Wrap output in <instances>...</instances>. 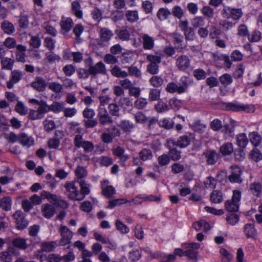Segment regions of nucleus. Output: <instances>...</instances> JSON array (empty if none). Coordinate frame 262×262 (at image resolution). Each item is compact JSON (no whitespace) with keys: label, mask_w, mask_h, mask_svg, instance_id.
Returning a JSON list of instances; mask_svg holds the SVG:
<instances>
[{"label":"nucleus","mask_w":262,"mask_h":262,"mask_svg":"<svg viewBox=\"0 0 262 262\" xmlns=\"http://www.w3.org/2000/svg\"><path fill=\"white\" fill-rule=\"evenodd\" d=\"M163 78L159 76H153L149 79V82L154 87L158 88L163 83Z\"/></svg>","instance_id":"obj_45"},{"label":"nucleus","mask_w":262,"mask_h":262,"mask_svg":"<svg viewBox=\"0 0 262 262\" xmlns=\"http://www.w3.org/2000/svg\"><path fill=\"white\" fill-rule=\"evenodd\" d=\"M75 173L76 177L77 182L84 181V179L88 176V171L85 167L82 166H78L75 170Z\"/></svg>","instance_id":"obj_19"},{"label":"nucleus","mask_w":262,"mask_h":262,"mask_svg":"<svg viewBox=\"0 0 262 262\" xmlns=\"http://www.w3.org/2000/svg\"><path fill=\"white\" fill-rule=\"evenodd\" d=\"M127 20L131 23L137 22L139 19V12L137 10H127L125 14Z\"/></svg>","instance_id":"obj_26"},{"label":"nucleus","mask_w":262,"mask_h":262,"mask_svg":"<svg viewBox=\"0 0 262 262\" xmlns=\"http://www.w3.org/2000/svg\"><path fill=\"white\" fill-rule=\"evenodd\" d=\"M72 10L75 16L78 18H81L82 12L81 10V6L79 3L76 1L72 3Z\"/></svg>","instance_id":"obj_41"},{"label":"nucleus","mask_w":262,"mask_h":262,"mask_svg":"<svg viewBox=\"0 0 262 262\" xmlns=\"http://www.w3.org/2000/svg\"><path fill=\"white\" fill-rule=\"evenodd\" d=\"M249 138L251 143L255 146H258L261 142V137L257 132H253L250 133Z\"/></svg>","instance_id":"obj_34"},{"label":"nucleus","mask_w":262,"mask_h":262,"mask_svg":"<svg viewBox=\"0 0 262 262\" xmlns=\"http://www.w3.org/2000/svg\"><path fill=\"white\" fill-rule=\"evenodd\" d=\"M230 18L233 20L239 19L243 15V12L241 9L231 8Z\"/></svg>","instance_id":"obj_59"},{"label":"nucleus","mask_w":262,"mask_h":262,"mask_svg":"<svg viewBox=\"0 0 262 262\" xmlns=\"http://www.w3.org/2000/svg\"><path fill=\"white\" fill-rule=\"evenodd\" d=\"M220 81L224 86L229 85L232 82L233 79L231 76L227 73L224 74L220 77Z\"/></svg>","instance_id":"obj_47"},{"label":"nucleus","mask_w":262,"mask_h":262,"mask_svg":"<svg viewBox=\"0 0 262 262\" xmlns=\"http://www.w3.org/2000/svg\"><path fill=\"white\" fill-rule=\"evenodd\" d=\"M89 72L91 75H95L97 74H105L106 69L105 65L100 61L97 63L95 66H91L89 68Z\"/></svg>","instance_id":"obj_16"},{"label":"nucleus","mask_w":262,"mask_h":262,"mask_svg":"<svg viewBox=\"0 0 262 262\" xmlns=\"http://www.w3.org/2000/svg\"><path fill=\"white\" fill-rule=\"evenodd\" d=\"M15 249L13 247H9L8 249L0 252L1 262H12L13 260L12 253H15Z\"/></svg>","instance_id":"obj_13"},{"label":"nucleus","mask_w":262,"mask_h":262,"mask_svg":"<svg viewBox=\"0 0 262 262\" xmlns=\"http://www.w3.org/2000/svg\"><path fill=\"white\" fill-rule=\"evenodd\" d=\"M12 200L10 196H7L0 199V208L5 211H9L11 209Z\"/></svg>","instance_id":"obj_29"},{"label":"nucleus","mask_w":262,"mask_h":262,"mask_svg":"<svg viewBox=\"0 0 262 262\" xmlns=\"http://www.w3.org/2000/svg\"><path fill=\"white\" fill-rule=\"evenodd\" d=\"M204 157L207 165H213L218 160V155L214 150H206L202 155Z\"/></svg>","instance_id":"obj_11"},{"label":"nucleus","mask_w":262,"mask_h":262,"mask_svg":"<svg viewBox=\"0 0 262 262\" xmlns=\"http://www.w3.org/2000/svg\"><path fill=\"white\" fill-rule=\"evenodd\" d=\"M36 110L43 118L45 114L49 112V106L46 102L41 100L40 104H39V106Z\"/></svg>","instance_id":"obj_52"},{"label":"nucleus","mask_w":262,"mask_h":262,"mask_svg":"<svg viewBox=\"0 0 262 262\" xmlns=\"http://www.w3.org/2000/svg\"><path fill=\"white\" fill-rule=\"evenodd\" d=\"M191 24L194 28H201L205 24L204 18L202 16H196L191 20Z\"/></svg>","instance_id":"obj_48"},{"label":"nucleus","mask_w":262,"mask_h":262,"mask_svg":"<svg viewBox=\"0 0 262 262\" xmlns=\"http://www.w3.org/2000/svg\"><path fill=\"white\" fill-rule=\"evenodd\" d=\"M45 130L50 132L56 128V124L53 120L46 119L43 122Z\"/></svg>","instance_id":"obj_49"},{"label":"nucleus","mask_w":262,"mask_h":262,"mask_svg":"<svg viewBox=\"0 0 262 262\" xmlns=\"http://www.w3.org/2000/svg\"><path fill=\"white\" fill-rule=\"evenodd\" d=\"M128 76H133L136 77H140L141 76V72L139 69L133 65L128 68Z\"/></svg>","instance_id":"obj_54"},{"label":"nucleus","mask_w":262,"mask_h":262,"mask_svg":"<svg viewBox=\"0 0 262 262\" xmlns=\"http://www.w3.org/2000/svg\"><path fill=\"white\" fill-rule=\"evenodd\" d=\"M85 141L86 140L83 138L82 135L77 134L74 138L73 143L76 148H80Z\"/></svg>","instance_id":"obj_60"},{"label":"nucleus","mask_w":262,"mask_h":262,"mask_svg":"<svg viewBox=\"0 0 262 262\" xmlns=\"http://www.w3.org/2000/svg\"><path fill=\"white\" fill-rule=\"evenodd\" d=\"M230 168L231 174L228 177L229 181L231 183H241L242 182L241 169L237 165H232Z\"/></svg>","instance_id":"obj_6"},{"label":"nucleus","mask_w":262,"mask_h":262,"mask_svg":"<svg viewBox=\"0 0 262 262\" xmlns=\"http://www.w3.org/2000/svg\"><path fill=\"white\" fill-rule=\"evenodd\" d=\"M226 110L234 112L244 111L247 113L254 112V107L251 105L242 104L238 102H230L226 105Z\"/></svg>","instance_id":"obj_3"},{"label":"nucleus","mask_w":262,"mask_h":262,"mask_svg":"<svg viewBox=\"0 0 262 262\" xmlns=\"http://www.w3.org/2000/svg\"><path fill=\"white\" fill-rule=\"evenodd\" d=\"M159 125L166 129L173 127V123L169 119L164 118L159 122Z\"/></svg>","instance_id":"obj_61"},{"label":"nucleus","mask_w":262,"mask_h":262,"mask_svg":"<svg viewBox=\"0 0 262 262\" xmlns=\"http://www.w3.org/2000/svg\"><path fill=\"white\" fill-rule=\"evenodd\" d=\"M220 252L222 256V262H230L232 259L233 255L228 252L226 249L222 248Z\"/></svg>","instance_id":"obj_53"},{"label":"nucleus","mask_w":262,"mask_h":262,"mask_svg":"<svg viewBox=\"0 0 262 262\" xmlns=\"http://www.w3.org/2000/svg\"><path fill=\"white\" fill-rule=\"evenodd\" d=\"M73 25L72 20L70 18H67L62 20L61 26L62 30L68 32L71 30Z\"/></svg>","instance_id":"obj_51"},{"label":"nucleus","mask_w":262,"mask_h":262,"mask_svg":"<svg viewBox=\"0 0 262 262\" xmlns=\"http://www.w3.org/2000/svg\"><path fill=\"white\" fill-rule=\"evenodd\" d=\"M204 186L206 188L213 189L216 185V180L212 177H208L204 182Z\"/></svg>","instance_id":"obj_50"},{"label":"nucleus","mask_w":262,"mask_h":262,"mask_svg":"<svg viewBox=\"0 0 262 262\" xmlns=\"http://www.w3.org/2000/svg\"><path fill=\"white\" fill-rule=\"evenodd\" d=\"M49 106V111L53 112L55 113H58L64 108L63 104L59 102L54 101Z\"/></svg>","instance_id":"obj_40"},{"label":"nucleus","mask_w":262,"mask_h":262,"mask_svg":"<svg viewBox=\"0 0 262 262\" xmlns=\"http://www.w3.org/2000/svg\"><path fill=\"white\" fill-rule=\"evenodd\" d=\"M166 91L170 93H177L182 94L185 92V88L179 86L175 82H171L167 84Z\"/></svg>","instance_id":"obj_21"},{"label":"nucleus","mask_w":262,"mask_h":262,"mask_svg":"<svg viewBox=\"0 0 262 262\" xmlns=\"http://www.w3.org/2000/svg\"><path fill=\"white\" fill-rule=\"evenodd\" d=\"M59 232L61 237L58 243L59 246H64L71 243L73 235V232L67 226L61 225Z\"/></svg>","instance_id":"obj_1"},{"label":"nucleus","mask_w":262,"mask_h":262,"mask_svg":"<svg viewBox=\"0 0 262 262\" xmlns=\"http://www.w3.org/2000/svg\"><path fill=\"white\" fill-rule=\"evenodd\" d=\"M21 145L29 147L34 144L33 138L25 133L19 134L18 142Z\"/></svg>","instance_id":"obj_18"},{"label":"nucleus","mask_w":262,"mask_h":262,"mask_svg":"<svg viewBox=\"0 0 262 262\" xmlns=\"http://www.w3.org/2000/svg\"><path fill=\"white\" fill-rule=\"evenodd\" d=\"M244 232L248 238H254L257 234L256 230L252 224H247L245 225Z\"/></svg>","instance_id":"obj_30"},{"label":"nucleus","mask_w":262,"mask_h":262,"mask_svg":"<svg viewBox=\"0 0 262 262\" xmlns=\"http://www.w3.org/2000/svg\"><path fill=\"white\" fill-rule=\"evenodd\" d=\"M64 187L69 192L68 196L70 200L78 201H81V199L79 197V190L76 186L74 182H66Z\"/></svg>","instance_id":"obj_4"},{"label":"nucleus","mask_w":262,"mask_h":262,"mask_svg":"<svg viewBox=\"0 0 262 262\" xmlns=\"http://www.w3.org/2000/svg\"><path fill=\"white\" fill-rule=\"evenodd\" d=\"M171 14V12L168 9L161 8L158 10L157 16L160 20H164L167 19Z\"/></svg>","instance_id":"obj_38"},{"label":"nucleus","mask_w":262,"mask_h":262,"mask_svg":"<svg viewBox=\"0 0 262 262\" xmlns=\"http://www.w3.org/2000/svg\"><path fill=\"white\" fill-rule=\"evenodd\" d=\"M108 181L105 180L101 182V189L103 194L107 198H110L115 193V189L112 186H108Z\"/></svg>","instance_id":"obj_17"},{"label":"nucleus","mask_w":262,"mask_h":262,"mask_svg":"<svg viewBox=\"0 0 262 262\" xmlns=\"http://www.w3.org/2000/svg\"><path fill=\"white\" fill-rule=\"evenodd\" d=\"M161 91L157 89H151L149 91L148 99L150 101L159 100L160 99Z\"/></svg>","instance_id":"obj_37"},{"label":"nucleus","mask_w":262,"mask_h":262,"mask_svg":"<svg viewBox=\"0 0 262 262\" xmlns=\"http://www.w3.org/2000/svg\"><path fill=\"white\" fill-rule=\"evenodd\" d=\"M138 99L134 102V106L138 110L144 108L147 104V101L146 99L140 97Z\"/></svg>","instance_id":"obj_56"},{"label":"nucleus","mask_w":262,"mask_h":262,"mask_svg":"<svg viewBox=\"0 0 262 262\" xmlns=\"http://www.w3.org/2000/svg\"><path fill=\"white\" fill-rule=\"evenodd\" d=\"M46 60L49 63H53L56 60H59L60 59V57L59 55L55 54L53 52H49L46 54Z\"/></svg>","instance_id":"obj_64"},{"label":"nucleus","mask_w":262,"mask_h":262,"mask_svg":"<svg viewBox=\"0 0 262 262\" xmlns=\"http://www.w3.org/2000/svg\"><path fill=\"white\" fill-rule=\"evenodd\" d=\"M118 126L125 133L131 132L135 127L133 123L127 120L121 121Z\"/></svg>","instance_id":"obj_27"},{"label":"nucleus","mask_w":262,"mask_h":262,"mask_svg":"<svg viewBox=\"0 0 262 262\" xmlns=\"http://www.w3.org/2000/svg\"><path fill=\"white\" fill-rule=\"evenodd\" d=\"M41 194L42 195H45L46 198L55 205L62 208L68 207L67 203L65 201L61 200L60 198L55 194H51L50 192L45 191H42Z\"/></svg>","instance_id":"obj_7"},{"label":"nucleus","mask_w":262,"mask_h":262,"mask_svg":"<svg viewBox=\"0 0 262 262\" xmlns=\"http://www.w3.org/2000/svg\"><path fill=\"white\" fill-rule=\"evenodd\" d=\"M97 111V118L101 125L105 126L113 123V119L104 106H99Z\"/></svg>","instance_id":"obj_2"},{"label":"nucleus","mask_w":262,"mask_h":262,"mask_svg":"<svg viewBox=\"0 0 262 262\" xmlns=\"http://www.w3.org/2000/svg\"><path fill=\"white\" fill-rule=\"evenodd\" d=\"M1 28L5 33L10 35L15 31L14 25L10 22L5 20L2 23Z\"/></svg>","instance_id":"obj_32"},{"label":"nucleus","mask_w":262,"mask_h":262,"mask_svg":"<svg viewBox=\"0 0 262 262\" xmlns=\"http://www.w3.org/2000/svg\"><path fill=\"white\" fill-rule=\"evenodd\" d=\"M220 151L223 156L230 155L233 151L232 144L230 143L224 144L220 147Z\"/></svg>","instance_id":"obj_36"},{"label":"nucleus","mask_w":262,"mask_h":262,"mask_svg":"<svg viewBox=\"0 0 262 262\" xmlns=\"http://www.w3.org/2000/svg\"><path fill=\"white\" fill-rule=\"evenodd\" d=\"M108 108L111 115L115 117H119L120 115V108L119 105L115 103L108 105Z\"/></svg>","instance_id":"obj_46"},{"label":"nucleus","mask_w":262,"mask_h":262,"mask_svg":"<svg viewBox=\"0 0 262 262\" xmlns=\"http://www.w3.org/2000/svg\"><path fill=\"white\" fill-rule=\"evenodd\" d=\"M176 67L182 71H186L190 66V60L186 55L179 56L176 62Z\"/></svg>","instance_id":"obj_9"},{"label":"nucleus","mask_w":262,"mask_h":262,"mask_svg":"<svg viewBox=\"0 0 262 262\" xmlns=\"http://www.w3.org/2000/svg\"><path fill=\"white\" fill-rule=\"evenodd\" d=\"M42 212L45 217L50 219L53 216L54 214L55 208L52 205L48 204H45L42 206Z\"/></svg>","instance_id":"obj_28"},{"label":"nucleus","mask_w":262,"mask_h":262,"mask_svg":"<svg viewBox=\"0 0 262 262\" xmlns=\"http://www.w3.org/2000/svg\"><path fill=\"white\" fill-rule=\"evenodd\" d=\"M250 156L251 158L255 162L259 161L262 159L261 154L260 151L256 148H254L251 151Z\"/></svg>","instance_id":"obj_62"},{"label":"nucleus","mask_w":262,"mask_h":262,"mask_svg":"<svg viewBox=\"0 0 262 262\" xmlns=\"http://www.w3.org/2000/svg\"><path fill=\"white\" fill-rule=\"evenodd\" d=\"M99 34L100 36L99 44L108 42L114 35L112 30L107 28H100Z\"/></svg>","instance_id":"obj_10"},{"label":"nucleus","mask_w":262,"mask_h":262,"mask_svg":"<svg viewBox=\"0 0 262 262\" xmlns=\"http://www.w3.org/2000/svg\"><path fill=\"white\" fill-rule=\"evenodd\" d=\"M32 87L39 92L43 91L46 86V83L45 79L41 77H36L35 80L32 82Z\"/></svg>","instance_id":"obj_23"},{"label":"nucleus","mask_w":262,"mask_h":262,"mask_svg":"<svg viewBox=\"0 0 262 262\" xmlns=\"http://www.w3.org/2000/svg\"><path fill=\"white\" fill-rule=\"evenodd\" d=\"M143 48L145 50H151L154 48L155 43L153 37L147 34H143L141 36Z\"/></svg>","instance_id":"obj_15"},{"label":"nucleus","mask_w":262,"mask_h":262,"mask_svg":"<svg viewBox=\"0 0 262 262\" xmlns=\"http://www.w3.org/2000/svg\"><path fill=\"white\" fill-rule=\"evenodd\" d=\"M192 138V137L191 134L183 135L176 142V145L182 148L186 147L190 144Z\"/></svg>","instance_id":"obj_24"},{"label":"nucleus","mask_w":262,"mask_h":262,"mask_svg":"<svg viewBox=\"0 0 262 262\" xmlns=\"http://www.w3.org/2000/svg\"><path fill=\"white\" fill-rule=\"evenodd\" d=\"M111 73L113 76L117 78H125L128 76L127 72L122 70L117 65H115L113 67L111 70Z\"/></svg>","instance_id":"obj_25"},{"label":"nucleus","mask_w":262,"mask_h":262,"mask_svg":"<svg viewBox=\"0 0 262 262\" xmlns=\"http://www.w3.org/2000/svg\"><path fill=\"white\" fill-rule=\"evenodd\" d=\"M171 14L173 15L174 16L178 18V19H181L184 15V12L182 8L179 6H174L172 9Z\"/></svg>","instance_id":"obj_55"},{"label":"nucleus","mask_w":262,"mask_h":262,"mask_svg":"<svg viewBox=\"0 0 262 262\" xmlns=\"http://www.w3.org/2000/svg\"><path fill=\"white\" fill-rule=\"evenodd\" d=\"M22 74L20 71L15 70L11 72V78L7 82V86L9 89H12L14 84L18 82L21 78Z\"/></svg>","instance_id":"obj_14"},{"label":"nucleus","mask_w":262,"mask_h":262,"mask_svg":"<svg viewBox=\"0 0 262 262\" xmlns=\"http://www.w3.org/2000/svg\"><path fill=\"white\" fill-rule=\"evenodd\" d=\"M14 63V60L9 58H5L2 59L1 64L2 69L11 70Z\"/></svg>","instance_id":"obj_58"},{"label":"nucleus","mask_w":262,"mask_h":262,"mask_svg":"<svg viewBox=\"0 0 262 262\" xmlns=\"http://www.w3.org/2000/svg\"><path fill=\"white\" fill-rule=\"evenodd\" d=\"M15 110L16 112L21 115H26L27 113V108L24 104L20 101H18L15 106Z\"/></svg>","instance_id":"obj_63"},{"label":"nucleus","mask_w":262,"mask_h":262,"mask_svg":"<svg viewBox=\"0 0 262 262\" xmlns=\"http://www.w3.org/2000/svg\"><path fill=\"white\" fill-rule=\"evenodd\" d=\"M168 147L169 148L168 152L169 157L173 161H178L181 158V152L174 148L176 146V142L173 140H167Z\"/></svg>","instance_id":"obj_8"},{"label":"nucleus","mask_w":262,"mask_h":262,"mask_svg":"<svg viewBox=\"0 0 262 262\" xmlns=\"http://www.w3.org/2000/svg\"><path fill=\"white\" fill-rule=\"evenodd\" d=\"M13 216L16 220V227L18 229L23 230L27 227L28 222L21 215V212L16 211Z\"/></svg>","instance_id":"obj_12"},{"label":"nucleus","mask_w":262,"mask_h":262,"mask_svg":"<svg viewBox=\"0 0 262 262\" xmlns=\"http://www.w3.org/2000/svg\"><path fill=\"white\" fill-rule=\"evenodd\" d=\"M115 225L116 229L122 234H127L129 232V228L119 220L116 221Z\"/></svg>","instance_id":"obj_44"},{"label":"nucleus","mask_w":262,"mask_h":262,"mask_svg":"<svg viewBox=\"0 0 262 262\" xmlns=\"http://www.w3.org/2000/svg\"><path fill=\"white\" fill-rule=\"evenodd\" d=\"M12 245L14 247L21 250L27 249L29 245L27 243V239L23 238L17 237L12 241Z\"/></svg>","instance_id":"obj_22"},{"label":"nucleus","mask_w":262,"mask_h":262,"mask_svg":"<svg viewBox=\"0 0 262 262\" xmlns=\"http://www.w3.org/2000/svg\"><path fill=\"white\" fill-rule=\"evenodd\" d=\"M210 201L215 204L221 203L223 201L222 192L219 190H213L210 194Z\"/></svg>","instance_id":"obj_31"},{"label":"nucleus","mask_w":262,"mask_h":262,"mask_svg":"<svg viewBox=\"0 0 262 262\" xmlns=\"http://www.w3.org/2000/svg\"><path fill=\"white\" fill-rule=\"evenodd\" d=\"M171 36L174 40V44L178 45V46H177V48L178 49H180L182 50L185 48L186 46L183 47L181 45V43L183 42L184 39L183 36L181 34L174 32L171 34Z\"/></svg>","instance_id":"obj_33"},{"label":"nucleus","mask_w":262,"mask_h":262,"mask_svg":"<svg viewBox=\"0 0 262 262\" xmlns=\"http://www.w3.org/2000/svg\"><path fill=\"white\" fill-rule=\"evenodd\" d=\"M179 26L181 30L184 32L186 39L192 40L195 33L193 28L189 27V23L187 20L180 21Z\"/></svg>","instance_id":"obj_5"},{"label":"nucleus","mask_w":262,"mask_h":262,"mask_svg":"<svg viewBox=\"0 0 262 262\" xmlns=\"http://www.w3.org/2000/svg\"><path fill=\"white\" fill-rule=\"evenodd\" d=\"M225 206L229 212H236L238 210L239 204L232 200H229L225 202Z\"/></svg>","instance_id":"obj_35"},{"label":"nucleus","mask_w":262,"mask_h":262,"mask_svg":"<svg viewBox=\"0 0 262 262\" xmlns=\"http://www.w3.org/2000/svg\"><path fill=\"white\" fill-rule=\"evenodd\" d=\"M248 142V140L245 134H241L237 136V143L241 147H245Z\"/></svg>","instance_id":"obj_57"},{"label":"nucleus","mask_w":262,"mask_h":262,"mask_svg":"<svg viewBox=\"0 0 262 262\" xmlns=\"http://www.w3.org/2000/svg\"><path fill=\"white\" fill-rule=\"evenodd\" d=\"M140 158L143 161L151 160L153 155L151 151L147 148H144L139 153Z\"/></svg>","instance_id":"obj_39"},{"label":"nucleus","mask_w":262,"mask_h":262,"mask_svg":"<svg viewBox=\"0 0 262 262\" xmlns=\"http://www.w3.org/2000/svg\"><path fill=\"white\" fill-rule=\"evenodd\" d=\"M56 246V243L54 241L44 242L41 244V250L42 251L50 252L53 251Z\"/></svg>","instance_id":"obj_42"},{"label":"nucleus","mask_w":262,"mask_h":262,"mask_svg":"<svg viewBox=\"0 0 262 262\" xmlns=\"http://www.w3.org/2000/svg\"><path fill=\"white\" fill-rule=\"evenodd\" d=\"M49 89L56 93H60L63 90L62 84L57 82H51L48 84Z\"/></svg>","instance_id":"obj_43"},{"label":"nucleus","mask_w":262,"mask_h":262,"mask_svg":"<svg viewBox=\"0 0 262 262\" xmlns=\"http://www.w3.org/2000/svg\"><path fill=\"white\" fill-rule=\"evenodd\" d=\"M77 183L79 184L80 187L79 197L81 199V200H82L84 199L86 195H88L90 193L91 185L86 183L85 181Z\"/></svg>","instance_id":"obj_20"}]
</instances>
